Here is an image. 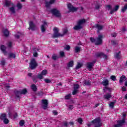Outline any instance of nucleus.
Wrapping results in <instances>:
<instances>
[{
  "mask_svg": "<svg viewBox=\"0 0 127 127\" xmlns=\"http://www.w3.org/2000/svg\"><path fill=\"white\" fill-rule=\"evenodd\" d=\"M95 27H96V28H97V29H98V30H102V29H103V28H104V26H103L102 25H100L99 24H96L95 25Z\"/></svg>",
  "mask_w": 127,
  "mask_h": 127,
  "instance_id": "nucleus-18",
  "label": "nucleus"
},
{
  "mask_svg": "<svg viewBox=\"0 0 127 127\" xmlns=\"http://www.w3.org/2000/svg\"><path fill=\"white\" fill-rule=\"evenodd\" d=\"M37 78L40 79V80H41L42 79H43V75L41 73L40 74H38L37 75Z\"/></svg>",
  "mask_w": 127,
  "mask_h": 127,
  "instance_id": "nucleus-41",
  "label": "nucleus"
},
{
  "mask_svg": "<svg viewBox=\"0 0 127 127\" xmlns=\"http://www.w3.org/2000/svg\"><path fill=\"white\" fill-rule=\"evenodd\" d=\"M44 81L46 83H51V80L49 78H46Z\"/></svg>",
  "mask_w": 127,
  "mask_h": 127,
  "instance_id": "nucleus-47",
  "label": "nucleus"
},
{
  "mask_svg": "<svg viewBox=\"0 0 127 127\" xmlns=\"http://www.w3.org/2000/svg\"><path fill=\"white\" fill-rule=\"evenodd\" d=\"M48 106V101L46 99H43L42 100V107L44 110H46Z\"/></svg>",
  "mask_w": 127,
  "mask_h": 127,
  "instance_id": "nucleus-10",
  "label": "nucleus"
},
{
  "mask_svg": "<svg viewBox=\"0 0 127 127\" xmlns=\"http://www.w3.org/2000/svg\"><path fill=\"white\" fill-rule=\"evenodd\" d=\"M17 92H19V91H15L14 92L16 98H19V97H20V95H21V94L17 93L16 94Z\"/></svg>",
  "mask_w": 127,
  "mask_h": 127,
  "instance_id": "nucleus-37",
  "label": "nucleus"
},
{
  "mask_svg": "<svg viewBox=\"0 0 127 127\" xmlns=\"http://www.w3.org/2000/svg\"><path fill=\"white\" fill-rule=\"evenodd\" d=\"M5 6H11L9 8V11H10L11 13H13V14L15 13V6L12 2H11V1L6 0L5 2Z\"/></svg>",
  "mask_w": 127,
  "mask_h": 127,
  "instance_id": "nucleus-1",
  "label": "nucleus"
},
{
  "mask_svg": "<svg viewBox=\"0 0 127 127\" xmlns=\"http://www.w3.org/2000/svg\"><path fill=\"white\" fill-rule=\"evenodd\" d=\"M8 58H15V55L13 53L9 54Z\"/></svg>",
  "mask_w": 127,
  "mask_h": 127,
  "instance_id": "nucleus-31",
  "label": "nucleus"
},
{
  "mask_svg": "<svg viewBox=\"0 0 127 127\" xmlns=\"http://www.w3.org/2000/svg\"><path fill=\"white\" fill-rule=\"evenodd\" d=\"M69 125H70V126H73V125H74V123L70 122L69 123Z\"/></svg>",
  "mask_w": 127,
  "mask_h": 127,
  "instance_id": "nucleus-63",
  "label": "nucleus"
},
{
  "mask_svg": "<svg viewBox=\"0 0 127 127\" xmlns=\"http://www.w3.org/2000/svg\"><path fill=\"white\" fill-rule=\"evenodd\" d=\"M106 8L108 10H110V9H112V6L111 5H107L106 6Z\"/></svg>",
  "mask_w": 127,
  "mask_h": 127,
  "instance_id": "nucleus-50",
  "label": "nucleus"
},
{
  "mask_svg": "<svg viewBox=\"0 0 127 127\" xmlns=\"http://www.w3.org/2000/svg\"><path fill=\"white\" fill-rule=\"evenodd\" d=\"M11 45H12V43L11 42H9L8 43V46L9 47H11Z\"/></svg>",
  "mask_w": 127,
  "mask_h": 127,
  "instance_id": "nucleus-58",
  "label": "nucleus"
},
{
  "mask_svg": "<svg viewBox=\"0 0 127 127\" xmlns=\"http://www.w3.org/2000/svg\"><path fill=\"white\" fill-rule=\"evenodd\" d=\"M111 42L113 45H116V44H117V42H116V41H112Z\"/></svg>",
  "mask_w": 127,
  "mask_h": 127,
  "instance_id": "nucleus-60",
  "label": "nucleus"
},
{
  "mask_svg": "<svg viewBox=\"0 0 127 127\" xmlns=\"http://www.w3.org/2000/svg\"><path fill=\"white\" fill-rule=\"evenodd\" d=\"M52 58L53 59V60H57V59H58V57H57V55L54 54L52 55Z\"/></svg>",
  "mask_w": 127,
  "mask_h": 127,
  "instance_id": "nucleus-32",
  "label": "nucleus"
},
{
  "mask_svg": "<svg viewBox=\"0 0 127 127\" xmlns=\"http://www.w3.org/2000/svg\"><path fill=\"white\" fill-rule=\"evenodd\" d=\"M5 64V61H4V60H2L1 61V65H2L3 66L4 65V64Z\"/></svg>",
  "mask_w": 127,
  "mask_h": 127,
  "instance_id": "nucleus-52",
  "label": "nucleus"
},
{
  "mask_svg": "<svg viewBox=\"0 0 127 127\" xmlns=\"http://www.w3.org/2000/svg\"><path fill=\"white\" fill-rule=\"evenodd\" d=\"M73 65H74V62L71 61L67 64V67H68V68H70V67H73Z\"/></svg>",
  "mask_w": 127,
  "mask_h": 127,
  "instance_id": "nucleus-27",
  "label": "nucleus"
},
{
  "mask_svg": "<svg viewBox=\"0 0 127 127\" xmlns=\"http://www.w3.org/2000/svg\"><path fill=\"white\" fill-rule=\"evenodd\" d=\"M90 41L92 42H96V40H95V39L93 38H90Z\"/></svg>",
  "mask_w": 127,
  "mask_h": 127,
  "instance_id": "nucleus-55",
  "label": "nucleus"
},
{
  "mask_svg": "<svg viewBox=\"0 0 127 127\" xmlns=\"http://www.w3.org/2000/svg\"><path fill=\"white\" fill-rule=\"evenodd\" d=\"M68 108L69 110H73V109H74V106H73V105H69Z\"/></svg>",
  "mask_w": 127,
  "mask_h": 127,
  "instance_id": "nucleus-57",
  "label": "nucleus"
},
{
  "mask_svg": "<svg viewBox=\"0 0 127 127\" xmlns=\"http://www.w3.org/2000/svg\"><path fill=\"white\" fill-rule=\"evenodd\" d=\"M63 37L62 34L59 33V29L57 27L54 28V34L52 36L53 38H57L58 37Z\"/></svg>",
  "mask_w": 127,
  "mask_h": 127,
  "instance_id": "nucleus-4",
  "label": "nucleus"
},
{
  "mask_svg": "<svg viewBox=\"0 0 127 127\" xmlns=\"http://www.w3.org/2000/svg\"><path fill=\"white\" fill-rule=\"evenodd\" d=\"M102 84L103 86H108V85H109V80L108 79H105L102 81Z\"/></svg>",
  "mask_w": 127,
  "mask_h": 127,
  "instance_id": "nucleus-22",
  "label": "nucleus"
},
{
  "mask_svg": "<svg viewBox=\"0 0 127 127\" xmlns=\"http://www.w3.org/2000/svg\"><path fill=\"white\" fill-rule=\"evenodd\" d=\"M111 36H112V37H116L117 36V34H116V33L112 34H111Z\"/></svg>",
  "mask_w": 127,
  "mask_h": 127,
  "instance_id": "nucleus-61",
  "label": "nucleus"
},
{
  "mask_svg": "<svg viewBox=\"0 0 127 127\" xmlns=\"http://www.w3.org/2000/svg\"><path fill=\"white\" fill-rule=\"evenodd\" d=\"M41 74L43 76H45L46 75H47V70L46 69H44V70H42Z\"/></svg>",
  "mask_w": 127,
  "mask_h": 127,
  "instance_id": "nucleus-30",
  "label": "nucleus"
},
{
  "mask_svg": "<svg viewBox=\"0 0 127 127\" xmlns=\"http://www.w3.org/2000/svg\"><path fill=\"white\" fill-rule=\"evenodd\" d=\"M60 54L61 57H64V56H65V53H64V52H60Z\"/></svg>",
  "mask_w": 127,
  "mask_h": 127,
  "instance_id": "nucleus-49",
  "label": "nucleus"
},
{
  "mask_svg": "<svg viewBox=\"0 0 127 127\" xmlns=\"http://www.w3.org/2000/svg\"><path fill=\"white\" fill-rule=\"evenodd\" d=\"M81 51V47L76 46L75 48V53H78V52H80Z\"/></svg>",
  "mask_w": 127,
  "mask_h": 127,
  "instance_id": "nucleus-26",
  "label": "nucleus"
},
{
  "mask_svg": "<svg viewBox=\"0 0 127 127\" xmlns=\"http://www.w3.org/2000/svg\"><path fill=\"white\" fill-rule=\"evenodd\" d=\"M67 7L70 11H77L78 10V8L73 7L71 3L67 4Z\"/></svg>",
  "mask_w": 127,
  "mask_h": 127,
  "instance_id": "nucleus-11",
  "label": "nucleus"
},
{
  "mask_svg": "<svg viewBox=\"0 0 127 127\" xmlns=\"http://www.w3.org/2000/svg\"><path fill=\"white\" fill-rule=\"evenodd\" d=\"M18 34H16L15 35V38H17V39H18V38H19V37L20 36V35H21V33L20 32H18Z\"/></svg>",
  "mask_w": 127,
  "mask_h": 127,
  "instance_id": "nucleus-43",
  "label": "nucleus"
},
{
  "mask_svg": "<svg viewBox=\"0 0 127 127\" xmlns=\"http://www.w3.org/2000/svg\"><path fill=\"white\" fill-rule=\"evenodd\" d=\"M84 84L85 85H91V82H90V81H85L84 82Z\"/></svg>",
  "mask_w": 127,
  "mask_h": 127,
  "instance_id": "nucleus-53",
  "label": "nucleus"
},
{
  "mask_svg": "<svg viewBox=\"0 0 127 127\" xmlns=\"http://www.w3.org/2000/svg\"><path fill=\"white\" fill-rule=\"evenodd\" d=\"M37 63H36V61H35V59H32L31 60L30 64H29V67L31 70H33V69H35L36 67L38 66Z\"/></svg>",
  "mask_w": 127,
  "mask_h": 127,
  "instance_id": "nucleus-5",
  "label": "nucleus"
},
{
  "mask_svg": "<svg viewBox=\"0 0 127 127\" xmlns=\"http://www.w3.org/2000/svg\"><path fill=\"white\" fill-rule=\"evenodd\" d=\"M127 9V4H126L124 7L122 9V12H125Z\"/></svg>",
  "mask_w": 127,
  "mask_h": 127,
  "instance_id": "nucleus-36",
  "label": "nucleus"
},
{
  "mask_svg": "<svg viewBox=\"0 0 127 127\" xmlns=\"http://www.w3.org/2000/svg\"><path fill=\"white\" fill-rule=\"evenodd\" d=\"M6 118V114H2L0 115V119L3 121Z\"/></svg>",
  "mask_w": 127,
  "mask_h": 127,
  "instance_id": "nucleus-24",
  "label": "nucleus"
},
{
  "mask_svg": "<svg viewBox=\"0 0 127 127\" xmlns=\"http://www.w3.org/2000/svg\"><path fill=\"white\" fill-rule=\"evenodd\" d=\"M111 98H112V95L110 93H108L107 94L104 95V98L105 100H109L110 99H111Z\"/></svg>",
  "mask_w": 127,
  "mask_h": 127,
  "instance_id": "nucleus-20",
  "label": "nucleus"
},
{
  "mask_svg": "<svg viewBox=\"0 0 127 127\" xmlns=\"http://www.w3.org/2000/svg\"><path fill=\"white\" fill-rule=\"evenodd\" d=\"M110 79H111V80H112V81H116L117 80V78H116V76L115 75H112L110 77Z\"/></svg>",
  "mask_w": 127,
  "mask_h": 127,
  "instance_id": "nucleus-44",
  "label": "nucleus"
},
{
  "mask_svg": "<svg viewBox=\"0 0 127 127\" xmlns=\"http://www.w3.org/2000/svg\"><path fill=\"white\" fill-rule=\"evenodd\" d=\"M78 93V90L77 89H73V91L72 92V95H76Z\"/></svg>",
  "mask_w": 127,
  "mask_h": 127,
  "instance_id": "nucleus-51",
  "label": "nucleus"
},
{
  "mask_svg": "<svg viewBox=\"0 0 127 127\" xmlns=\"http://www.w3.org/2000/svg\"><path fill=\"white\" fill-rule=\"evenodd\" d=\"M78 89H79L78 84H74V90H78Z\"/></svg>",
  "mask_w": 127,
  "mask_h": 127,
  "instance_id": "nucleus-48",
  "label": "nucleus"
},
{
  "mask_svg": "<svg viewBox=\"0 0 127 127\" xmlns=\"http://www.w3.org/2000/svg\"><path fill=\"white\" fill-rule=\"evenodd\" d=\"M92 124H93V123H92V122H91V123L87 124V126L88 127H90L91 126H92Z\"/></svg>",
  "mask_w": 127,
  "mask_h": 127,
  "instance_id": "nucleus-64",
  "label": "nucleus"
},
{
  "mask_svg": "<svg viewBox=\"0 0 127 127\" xmlns=\"http://www.w3.org/2000/svg\"><path fill=\"white\" fill-rule=\"evenodd\" d=\"M122 91H127V88L125 86H123L122 87Z\"/></svg>",
  "mask_w": 127,
  "mask_h": 127,
  "instance_id": "nucleus-62",
  "label": "nucleus"
},
{
  "mask_svg": "<svg viewBox=\"0 0 127 127\" xmlns=\"http://www.w3.org/2000/svg\"><path fill=\"white\" fill-rule=\"evenodd\" d=\"M29 29H31V30H32V31H34L35 30H37L38 28L33 23V22L32 21H30L29 23Z\"/></svg>",
  "mask_w": 127,
  "mask_h": 127,
  "instance_id": "nucleus-8",
  "label": "nucleus"
},
{
  "mask_svg": "<svg viewBox=\"0 0 127 127\" xmlns=\"http://www.w3.org/2000/svg\"><path fill=\"white\" fill-rule=\"evenodd\" d=\"M3 121L4 124H5V125H7V124L8 123H9L8 119H7L6 118L5 119H4Z\"/></svg>",
  "mask_w": 127,
  "mask_h": 127,
  "instance_id": "nucleus-40",
  "label": "nucleus"
},
{
  "mask_svg": "<svg viewBox=\"0 0 127 127\" xmlns=\"http://www.w3.org/2000/svg\"><path fill=\"white\" fill-rule=\"evenodd\" d=\"M3 33L5 36H8L9 35V32L6 29L3 31Z\"/></svg>",
  "mask_w": 127,
  "mask_h": 127,
  "instance_id": "nucleus-25",
  "label": "nucleus"
},
{
  "mask_svg": "<svg viewBox=\"0 0 127 127\" xmlns=\"http://www.w3.org/2000/svg\"><path fill=\"white\" fill-rule=\"evenodd\" d=\"M33 52V56L34 57H37V56H38V54L37 53V52H36V50L34 49Z\"/></svg>",
  "mask_w": 127,
  "mask_h": 127,
  "instance_id": "nucleus-34",
  "label": "nucleus"
},
{
  "mask_svg": "<svg viewBox=\"0 0 127 127\" xmlns=\"http://www.w3.org/2000/svg\"><path fill=\"white\" fill-rule=\"evenodd\" d=\"M19 124L20 127H23V125H24V120H21Z\"/></svg>",
  "mask_w": 127,
  "mask_h": 127,
  "instance_id": "nucleus-46",
  "label": "nucleus"
},
{
  "mask_svg": "<svg viewBox=\"0 0 127 127\" xmlns=\"http://www.w3.org/2000/svg\"><path fill=\"white\" fill-rule=\"evenodd\" d=\"M63 33L62 34V35H63V36H64L65 34H67L68 32V29H67V28H65L64 29H63Z\"/></svg>",
  "mask_w": 127,
  "mask_h": 127,
  "instance_id": "nucleus-28",
  "label": "nucleus"
},
{
  "mask_svg": "<svg viewBox=\"0 0 127 127\" xmlns=\"http://www.w3.org/2000/svg\"><path fill=\"white\" fill-rule=\"evenodd\" d=\"M119 7H120V6H119L118 5H116L114 9L111 10L110 14H113V13H114V12H115V11H117V10H118V9H119Z\"/></svg>",
  "mask_w": 127,
  "mask_h": 127,
  "instance_id": "nucleus-17",
  "label": "nucleus"
},
{
  "mask_svg": "<svg viewBox=\"0 0 127 127\" xmlns=\"http://www.w3.org/2000/svg\"><path fill=\"white\" fill-rule=\"evenodd\" d=\"M97 57H103L105 60H108V56L103 53H98L96 54Z\"/></svg>",
  "mask_w": 127,
  "mask_h": 127,
  "instance_id": "nucleus-12",
  "label": "nucleus"
},
{
  "mask_svg": "<svg viewBox=\"0 0 127 127\" xmlns=\"http://www.w3.org/2000/svg\"><path fill=\"white\" fill-rule=\"evenodd\" d=\"M103 44V35H99L96 40V45H101Z\"/></svg>",
  "mask_w": 127,
  "mask_h": 127,
  "instance_id": "nucleus-7",
  "label": "nucleus"
},
{
  "mask_svg": "<svg viewBox=\"0 0 127 127\" xmlns=\"http://www.w3.org/2000/svg\"><path fill=\"white\" fill-rule=\"evenodd\" d=\"M120 53H121V52H119V53H116L115 54V57L116 58H117V59H120V58H121V56L120 55Z\"/></svg>",
  "mask_w": 127,
  "mask_h": 127,
  "instance_id": "nucleus-29",
  "label": "nucleus"
},
{
  "mask_svg": "<svg viewBox=\"0 0 127 127\" xmlns=\"http://www.w3.org/2000/svg\"><path fill=\"white\" fill-rule=\"evenodd\" d=\"M91 124L95 126V127H101L102 126L101 119L97 118L91 121Z\"/></svg>",
  "mask_w": 127,
  "mask_h": 127,
  "instance_id": "nucleus-3",
  "label": "nucleus"
},
{
  "mask_svg": "<svg viewBox=\"0 0 127 127\" xmlns=\"http://www.w3.org/2000/svg\"><path fill=\"white\" fill-rule=\"evenodd\" d=\"M95 62L88 63H87V68L90 70H92L93 66H94Z\"/></svg>",
  "mask_w": 127,
  "mask_h": 127,
  "instance_id": "nucleus-14",
  "label": "nucleus"
},
{
  "mask_svg": "<svg viewBox=\"0 0 127 127\" xmlns=\"http://www.w3.org/2000/svg\"><path fill=\"white\" fill-rule=\"evenodd\" d=\"M115 104H116V102H111L109 104L110 107L113 109V108H114V106H115Z\"/></svg>",
  "mask_w": 127,
  "mask_h": 127,
  "instance_id": "nucleus-38",
  "label": "nucleus"
},
{
  "mask_svg": "<svg viewBox=\"0 0 127 127\" xmlns=\"http://www.w3.org/2000/svg\"><path fill=\"white\" fill-rule=\"evenodd\" d=\"M76 121L78 122L80 125H82L83 123V119H82V118H78L77 119Z\"/></svg>",
  "mask_w": 127,
  "mask_h": 127,
  "instance_id": "nucleus-35",
  "label": "nucleus"
},
{
  "mask_svg": "<svg viewBox=\"0 0 127 127\" xmlns=\"http://www.w3.org/2000/svg\"><path fill=\"white\" fill-rule=\"evenodd\" d=\"M51 12L54 16H56V17H61V13L60 11L58 10L57 9H52L51 10Z\"/></svg>",
  "mask_w": 127,
  "mask_h": 127,
  "instance_id": "nucleus-6",
  "label": "nucleus"
},
{
  "mask_svg": "<svg viewBox=\"0 0 127 127\" xmlns=\"http://www.w3.org/2000/svg\"><path fill=\"white\" fill-rule=\"evenodd\" d=\"M64 126L66 127H69V124H68V123H67V122H64Z\"/></svg>",
  "mask_w": 127,
  "mask_h": 127,
  "instance_id": "nucleus-56",
  "label": "nucleus"
},
{
  "mask_svg": "<svg viewBox=\"0 0 127 127\" xmlns=\"http://www.w3.org/2000/svg\"><path fill=\"white\" fill-rule=\"evenodd\" d=\"M71 94L66 95L65 97V100H69V99H70V98H71Z\"/></svg>",
  "mask_w": 127,
  "mask_h": 127,
  "instance_id": "nucleus-45",
  "label": "nucleus"
},
{
  "mask_svg": "<svg viewBox=\"0 0 127 127\" xmlns=\"http://www.w3.org/2000/svg\"><path fill=\"white\" fill-rule=\"evenodd\" d=\"M86 23V19H82L79 20L77 22V25H75L73 27V29L75 30H79V29H82L83 28V24Z\"/></svg>",
  "mask_w": 127,
  "mask_h": 127,
  "instance_id": "nucleus-2",
  "label": "nucleus"
},
{
  "mask_svg": "<svg viewBox=\"0 0 127 127\" xmlns=\"http://www.w3.org/2000/svg\"><path fill=\"white\" fill-rule=\"evenodd\" d=\"M17 7L18 9H21V8H22V4L20 3H18L17 4Z\"/></svg>",
  "mask_w": 127,
  "mask_h": 127,
  "instance_id": "nucleus-33",
  "label": "nucleus"
},
{
  "mask_svg": "<svg viewBox=\"0 0 127 127\" xmlns=\"http://www.w3.org/2000/svg\"><path fill=\"white\" fill-rule=\"evenodd\" d=\"M0 49L1 51H2L3 53H4V55H5V53H6V52L5 51V49H6V47L4 46V45H2L0 47Z\"/></svg>",
  "mask_w": 127,
  "mask_h": 127,
  "instance_id": "nucleus-21",
  "label": "nucleus"
},
{
  "mask_svg": "<svg viewBox=\"0 0 127 127\" xmlns=\"http://www.w3.org/2000/svg\"><path fill=\"white\" fill-rule=\"evenodd\" d=\"M48 27V25H47V22L44 21L43 24L41 25V30L42 32H45L46 31V29Z\"/></svg>",
  "mask_w": 127,
  "mask_h": 127,
  "instance_id": "nucleus-9",
  "label": "nucleus"
},
{
  "mask_svg": "<svg viewBox=\"0 0 127 127\" xmlns=\"http://www.w3.org/2000/svg\"><path fill=\"white\" fill-rule=\"evenodd\" d=\"M53 114H54V115H55V116H56V115H57L58 114V113L56 111H53Z\"/></svg>",
  "mask_w": 127,
  "mask_h": 127,
  "instance_id": "nucleus-59",
  "label": "nucleus"
},
{
  "mask_svg": "<svg viewBox=\"0 0 127 127\" xmlns=\"http://www.w3.org/2000/svg\"><path fill=\"white\" fill-rule=\"evenodd\" d=\"M54 2H55V0H51L49 2H45L46 7H49V6H50V5L54 3Z\"/></svg>",
  "mask_w": 127,
  "mask_h": 127,
  "instance_id": "nucleus-15",
  "label": "nucleus"
},
{
  "mask_svg": "<svg viewBox=\"0 0 127 127\" xmlns=\"http://www.w3.org/2000/svg\"><path fill=\"white\" fill-rule=\"evenodd\" d=\"M27 93V90H26V89H24L22 90H20L19 92H16V95H17V94H21V95H25L26 93Z\"/></svg>",
  "mask_w": 127,
  "mask_h": 127,
  "instance_id": "nucleus-16",
  "label": "nucleus"
},
{
  "mask_svg": "<svg viewBox=\"0 0 127 127\" xmlns=\"http://www.w3.org/2000/svg\"><path fill=\"white\" fill-rule=\"evenodd\" d=\"M81 67H82V64L78 63L77 65L76 66V68L79 69V68H81Z\"/></svg>",
  "mask_w": 127,
  "mask_h": 127,
  "instance_id": "nucleus-39",
  "label": "nucleus"
},
{
  "mask_svg": "<svg viewBox=\"0 0 127 127\" xmlns=\"http://www.w3.org/2000/svg\"><path fill=\"white\" fill-rule=\"evenodd\" d=\"M126 76L125 75H122L121 77H120V79L119 80V82L121 84H123V82H124V81H126Z\"/></svg>",
  "mask_w": 127,
  "mask_h": 127,
  "instance_id": "nucleus-19",
  "label": "nucleus"
},
{
  "mask_svg": "<svg viewBox=\"0 0 127 127\" xmlns=\"http://www.w3.org/2000/svg\"><path fill=\"white\" fill-rule=\"evenodd\" d=\"M105 89L108 90V91H109V92H112V89H111L108 87H106Z\"/></svg>",
  "mask_w": 127,
  "mask_h": 127,
  "instance_id": "nucleus-54",
  "label": "nucleus"
},
{
  "mask_svg": "<svg viewBox=\"0 0 127 127\" xmlns=\"http://www.w3.org/2000/svg\"><path fill=\"white\" fill-rule=\"evenodd\" d=\"M118 124H116L114 126V127H121L125 124V119H123L122 120H119L118 121Z\"/></svg>",
  "mask_w": 127,
  "mask_h": 127,
  "instance_id": "nucleus-13",
  "label": "nucleus"
},
{
  "mask_svg": "<svg viewBox=\"0 0 127 127\" xmlns=\"http://www.w3.org/2000/svg\"><path fill=\"white\" fill-rule=\"evenodd\" d=\"M70 49H71V47H70V46H69V45H66L64 47V49H65V50H67V51H69Z\"/></svg>",
  "mask_w": 127,
  "mask_h": 127,
  "instance_id": "nucleus-42",
  "label": "nucleus"
},
{
  "mask_svg": "<svg viewBox=\"0 0 127 127\" xmlns=\"http://www.w3.org/2000/svg\"><path fill=\"white\" fill-rule=\"evenodd\" d=\"M31 89H32V91H33L34 92H36V91L37 90V87L36 85H35V84H32L31 86Z\"/></svg>",
  "mask_w": 127,
  "mask_h": 127,
  "instance_id": "nucleus-23",
  "label": "nucleus"
}]
</instances>
